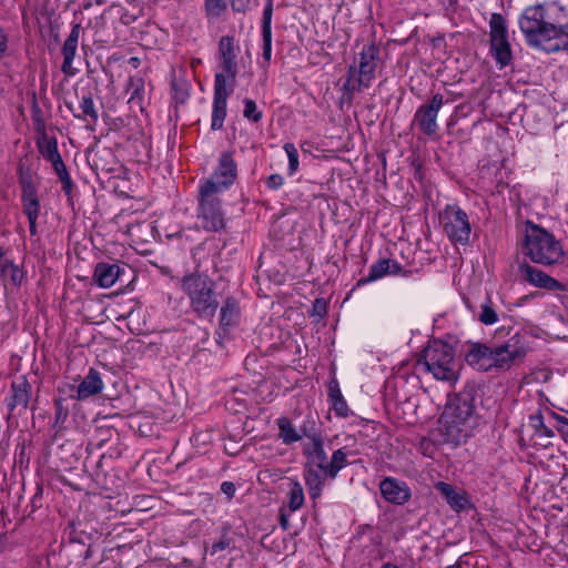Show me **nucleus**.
<instances>
[{
    "instance_id": "obj_1",
    "label": "nucleus",
    "mask_w": 568,
    "mask_h": 568,
    "mask_svg": "<svg viewBox=\"0 0 568 568\" xmlns=\"http://www.w3.org/2000/svg\"><path fill=\"white\" fill-rule=\"evenodd\" d=\"M519 28L529 45L549 52L568 50V19L562 7L556 3L527 7Z\"/></svg>"
},
{
    "instance_id": "obj_2",
    "label": "nucleus",
    "mask_w": 568,
    "mask_h": 568,
    "mask_svg": "<svg viewBox=\"0 0 568 568\" xmlns=\"http://www.w3.org/2000/svg\"><path fill=\"white\" fill-rule=\"evenodd\" d=\"M475 399L474 387H466L448 399L439 419V430L446 443L458 445L470 435L475 419Z\"/></svg>"
},
{
    "instance_id": "obj_3",
    "label": "nucleus",
    "mask_w": 568,
    "mask_h": 568,
    "mask_svg": "<svg viewBox=\"0 0 568 568\" xmlns=\"http://www.w3.org/2000/svg\"><path fill=\"white\" fill-rule=\"evenodd\" d=\"M381 63L378 47L373 43L363 45L358 57L348 67L347 79L343 84V91L348 99H352L355 92L372 85Z\"/></svg>"
},
{
    "instance_id": "obj_4",
    "label": "nucleus",
    "mask_w": 568,
    "mask_h": 568,
    "mask_svg": "<svg viewBox=\"0 0 568 568\" xmlns=\"http://www.w3.org/2000/svg\"><path fill=\"white\" fill-rule=\"evenodd\" d=\"M417 366L432 373L438 381L454 383L458 379L459 365L453 348L442 341H434L424 348Z\"/></svg>"
},
{
    "instance_id": "obj_5",
    "label": "nucleus",
    "mask_w": 568,
    "mask_h": 568,
    "mask_svg": "<svg viewBox=\"0 0 568 568\" xmlns=\"http://www.w3.org/2000/svg\"><path fill=\"white\" fill-rule=\"evenodd\" d=\"M181 288L190 298L193 311L203 317H212L219 307L214 293L213 280L199 272L185 275L181 281Z\"/></svg>"
},
{
    "instance_id": "obj_6",
    "label": "nucleus",
    "mask_w": 568,
    "mask_h": 568,
    "mask_svg": "<svg viewBox=\"0 0 568 568\" xmlns=\"http://www.w3.org/2000/svg\"><path fill=\"white\" fill-rule=\"evenodd\" d=\"M525 254L542 265L558 263L564 257V250L558 240L545 229L531 225L525 236Z\"/></svg>"
},
{
    "instance_id": "obj_7",
    "label": "nucleus",
    "mask_w": 568,
    "mask_h": 568,
    "mask_svg": "<svg viewBox=\"0 0 568 568\" xmlns=\"http://www.w3.org/2000/svg\"><path fill=\"white\" fill-rule=\"evenodd\" d=\"M439 223L453 244L466 245L469 242L471 233L469 217L458 205H446L439 213Z\"/></svg>"
},
{
    "instance_id": "obj_8",
    "label": "nucleus",
    "mask_w": 568,
    "mask_h": 568,
    "mask_svg": "<svg viewBox=\"0 0 568 568\" xmlns=\"http://www.w3.org/2000/svg\"><path fill=\"white\" fill-rule=\"evenodd\" d=\"M197 219L205 231L217 232L224 227V214L219 193L199 187Z\"/></svg>"
},
{
    "instance_id": "obj_9",
    "label": "nucleus",
    "mask_w": 568,
    "mask_h": 568,
    "mask_svg": "<svg viewBox=\"0 0 568 568\" xmlns=\"http://www.w3.org/2000/svg\"><path fill=\"white\" fill-rule=\"evenodd\" d=\"M514 338L501 345L489 347L486 363V372L506 371L515 364L521 362L527 354V349L519 341L513 342Z\"/></svg>"
},
{
    "instance_id": "obj_10",
    "label": "nucleus",
    "mask_w": 568,
    "mask_h": 568,
    "mask_svg": "<svg viewBox=\"0 0 568 568\" xmlns=\"http://www.w3.org/2000/svg\"><path fill=\"white\" fill-rule=\"evenodd\" d=\"M237 165L233 152L224 151L219 156V163L212 175L201 182L200 187L210 189L213 193L222 194L236 180Z\"/></svg>"
},
{
    "instance_id": "obj_11",
    "label": "nucleus",
    "mask_w": 568,
    "mask_h": 568,
    "mask_svg": "<svg viewBox=\"0 0 568 568\" xmlns=\"http://www.w3.org/2000/svg\"><path fill=\"white\" fill-rule=\"evenodd\" d=\"M490 52L496 62L504 68L511 61L513 54L508 41L506 20L499 13H493L489 21Z\"/></svg>"
},
{
    "instance_id": "obj_12",
    "label": "nucleus",
    "mask_w": 568,
    "mask_h": 568,
    "mask_svg": "<svg viewBox=\"0 0 568 568\" xmlns=\"http://www.w3.org/2000/svg\"><path fill=\"white\" fill-rule=\"evenodd\" d=\"M444 105V97L436 93L428 103L422 104L414 114L413 123L427 136H433L438 131L437 115Z\"/></svg>"
},
{
    "instance_id": "obj_13",
    "label": "nucleus",
    "mask_w": 568,
    "mask_h": 568,
    "mask_svg": "<svg viewBox=\"0 0 568 568\" xmlns=\"http://www.w3.org/2000/svg\"><path fill=\"white\" fill-rule=\"evenodd\" d=\"M232 91L233 88H229L225 74L216 73L214 77V95L211 121V129L213 131H217L223 128L226 118L227 98Z\"/></svg>"
},
{
    "instance_id": "obj_14",
    "label": "nucleus",
    "mask_w": 568,
    "mask_h": 568,
    "mask_svg": "<svg viewBox=\"0 0 568 568\" xmlns=\"http://www.w3.org/2000/svg\"><path fill=\"white\" fill-rule=\"evenodd\" d=\"M131 271L124 263L99 262L93 271V282L102 288H109Z\"/></svg>"
},
{
    "instance_id": "obj_15",
    "label": "nucleus",
    "mask_w": 568,
    "mask_h": 568,
    "mask_svg": "<svg viewBox=\"0 0 568 568\" xmlns=\"http://www.w3.org/2000/svg\"><path fill=\"white\" fill-rule=\"evenodd\" d=\"M310 438V443L304 445L303 453L306 456L307 463L306 468H313L317 471L323 473L327 476V465L329 460L327 454L324 450V443L320 435H306Z\"/></svg>"
},
{
    "instance_id": "obj_16",
    "label": "nucleus",
    "mask_w": 568,
    "mask_h": 568,
    "mask_svg": "<svg viewBox=\"0 0 568 568\" xmlns=\"http://www.w3.org/2000/svg\"><path fill=\"white\" fill-rule=\"evenodd\" d=\"M236 49L234 44V38L231 36H224L219 41L217 58L222 72L225 74V79L235 81L237 74V62H236Z\"/></svg>"
},
{
    "instance_id": "obj_17",
    "label": "nucleus",
    "mask_w": 568,
    "mask_h": 568,
    "mask_svg": "<svg viewBox=\"0 0 568 568\" xmlns=\"http://www.w3.org/2000/svg\"><path fill=\"white\" fill-rule=\"evenodd\" d=\"M379 490L383 498L394 505H404L412 497L408 485L393 477L384 478L379 484Z\"/></svg>"
},
{
    "instance_id": "obj_18",
    "label": "nucleus",
    "mask_w": 568,
    "mask_h": 568,
    "mask_svg": "<svg viewBox=\"0 0 568 568\" xmlns=\"http://www.w3.org/2000/svg\"><path fill=\"white\" fill-rule=\"evenodd\" d=\"M518 274L525 282L549 291L561 288V284L536 266L523 263L518 267Z\"/></svg>"
},
{
    "instance_id": "obj_19",
    "label": "nucleus",
    "mask_w": 568,
    "mask_h": 568,
    "mask_svg": "<svg viewBox=\"0 0 568 568\" xmlns=\"http://www.w3.org/2000/svg\"><path fill=\"white\" fill-rule=\"evenodd\" d=\"M81 29L82 28L80 23L73 24L71 32L62 47L63 62L61 65V71L68 77H73L78 72V70L73 68L72 63L77 53Z\"/></svg>"
},
{
    "instance_id": "obj_20",
    "label": "nucleus",
    "mask_w": 568,
    "mask_h": 568,
    "mask_svg": "<svg viewBox=\"0 0 568 568\" xmlns=\"http://www.w3.org/2000/svg\"><path fill=\"white\" fill-rule=\"evenodd\" d=\"M398 274L407 275L408 272H404L403 266L395 260L379 258L371 265L367 277L362 278L358 284L371 283L386 275Z\"/></svg>"
},
{
    "instance_id": "obj_21",
    "label": "nucleus",
    "mask_w": 568,
    "mask_h": 568,
    "mask_svg": "<svg viewBox=\"0 0 568 568\" xmlns=\"http://www.w3.org/2000/svg\"><path fill=\"white\" fill-rule=\"evenodd\" d=\"M22 194L21 201L23 213L28 219H38L40 213V201L38 197L37 187L31 178H21Z\"/></svg>"
},
{
    "instance_id": "obj_22",
    "label": "nucleus",
    "mask_w": 568,
    "mask_h": 568,
    "mask_svg": "<svg viewBox=\"0 0 568 568\" xmlns=\"http://www.w3.org/2000/svg\"><path fill=\"white\" fill-rule=\"evenodd\" d=\"M0 277L6 287L10 285L12 290H19L27 282V272L12 260H4L1 263Z\"/></svg>"
},
{
    "instance_id": "obj_23",
    "label": "nucleus",
    "mask_w": 568,
    "mask_h": 568,
    "mask_svg": "<svg viewBox=\"0 0 568 568\" xmlns=\"http://www.w3.org/2000/svg\"><path fill=\"white\" fill-rule=\"evenodd\" d=\"M31 395V385L24 376H20L11 384V398L8 404L10 410L20 407L22 410L28 408Z\"/></svg>"
},
{
    "instance_id": "obj_24",
    "label": "nucleus",
    "mask_w": 568,
    "mask_h": 568,
    "mask_svg": "<svg viewBox=\"0 0 568 568\" xmlns=\"http://www.w3.org/2000/svg\"><path fill=\"white\" fill-rule=\"evenodd\" d=\"M103 389V382L100 373L94 368H90L88 375L79 384L77 388V398L79 400L87 399L93 395L101 393Z\"/></svg>"
},
{
    "instance_id": "obj_25",
    "label": "nucleus",
    "mask_w": 568,
    "mask_h": 568,
    "mask_svg": "<svg viewBox=\"0 0 568 568\" xmlns=\"http://www.w3.org/2000/svg\"><path fill=\"white\" fill-rule=\"evenodd\" d=\"M38 148L43 159L52 164L53 170L59 169L64 164L59 153L55 138H50L43 133L42 136L38 140Z\"/></svg>"
},
{
    "instance_id": "obj_26",
    "label": "nucleus",
    "mask_w": 568,
    "mask_h": 568,
    "mask_svg": "<svg viewBox=\"0 0 568 568\" xmlns=\"http://www.w3.org/2000/svg\"><path fill=\"white\" fill-rule=\"evenodd\" d=\"M327 392L331 408L335 412V414L339 417H348L351 415V410L341 392L338 381L335 377L329 379L327 384Z\"/></svg>"
},
{
    "instance_id": "obj_27",
    "label": "nucleus",
    "mask_w": 568,
    "mask_h": 568,
    "mask_svg": "<svg viewBox=\"0 0 568 568\" xmlns=\"http://www.w3.org/2000/svg\"><path fill=\"white\" fill-rule=\"evenodd\" d=\"M272 16L273 1L268 0L263 10L262 38H263V59L270 62L272 57Z\"/></svg>"
},
{
    "instance_id": "obj_28",
    "label": "nucleus",
    "mask_w": 568,
    "mask_h": 568,
    "mask_svg": "<svg viewBox=\"0 0 568 568\" xmlns=\"http://www.w3.org/2000/svg\"><path fill=\"white\" fill-rule=\"evenodd\" d=\"M489 346L480 343L471 344L465 353V361L468 365L479 372H486V363H488Z\"/></svg>"
},
{
    "instance_id": "obj_29",
    "label": "nucleus",
    "mask_w": 568,
    "mask_h": 568,
    "mask_svg": "<svg viewBox=\"0 0 568 568\" xmlns=\"http://www.w3.org/2000/svg\"><path fill=\"white\" fill-rule=\"evenodd\" d=\"M327 476H324L323 473L317 471L313 468H305V484L310 494V497L315 500L317 499L323 491L324 485H325V478Z\"/></svg>"
},
{
    "instance_id": "obj_30",
    "label": "nucleus",
    "mask_w": 568,
    "mask_h": 568,
    "mask_svg": "<svg viewBox=\"0 0 568 568\" xmlns=\"http://www.w3.org/2000/svg\"><path fill=\"white\" fill-rule=\"evenodd\" d=\"M437 490L446 498V501L455 510H462L467 504V499L460 495L450 484L439 481L436 485Z\"/></svg>"
},
{
    "instance_id": "obj_31",
    "label": "nucleus",
    "mask_w": 568,
    "mask_h": 568,
    "mask_svg": "<svg viewBox=\"0 0 568 568\" xmlns=\"http://www.w3.org/2000/svg\"><path fill=\"white\" fill-rule=\"evenodd\" d=\"M277 426L280 430L278 438H281L285 445H291L302 438L287 417L278 418Z\"/></svg>"
},
{
    "instance_id": "obj_32",
    "label": "nucleus",
    "mask_w": 568,
    "mask_h": 568,
    "mask_svg": "<svg viewBox=\"0 0 568 568\" xmlns=\"http://www.w3.org/2000/svg\"><path fill=\"white\" fill-rule=\"evenodd\" d=\"M287 498L291 513L298 510L303 506L304 491L302 485L297 480H290Z\"/></svg>"
},
{
    "instance_id": "obj_33",
    "label": "nucleus",
    "mask_w": 568,
    "mask_h": 568,
    "mask_svg": "<svg viewBox=\"0 0 568 568\" xmlns=\"http://www.w3.org/2000/svg\"><path fill=\"white\" fill-rule=\"evenodd\" d=\"M529 426L534 428L532 437H555L554 430L545 424L539 410L529 416Z\"/></svg>"
},
{
    "instance_id": "obj_34",
    "label": "nucleus",
    "mask_w": 568,
    "mask_h": 568,
    "mask_svg": "<svg viewBox=\"0 0 568 568\" xmlns=\"http://www.w3.org/2000/svg\"><path fill=\"white\" fill-rule=\"evenodd\" d=\"M347 455L343 448L335 450L331 457L329 465H327V477L331 479L336 478L338 471L347 465Z\"/></svg>"
},
{
    "instance_id": "obj_35",
    "label": "nucleus",
    "mask_w": 568,
    "mask_h": 568,
    "mask_svg": "<svg viewBox=\"0 0 568 568\" xmlns=\"http://www.w3.org/2000/svg\"><path fill=\"white\" fill-rule=\"evenodd\" d=\"M239 316H241L239 301L233 296L225 297L220 310V320H232Z\"/></svg>"
},
{
    "instance_id": "obj_36",
    "label": "nucleus",
    "mask_w": 568,
    "mask_h": 568,
    "mask_svg": "<svg viewBox=\"0 0 568 568\" xmlns=\"http://www.w3.org/2000/svg\"><path fill=\"white\" fill-rule=\"evenodd\" d=\"M79 106H80L82 113L75 115V118L81 119V120L90 119L92 122L98 121L99 114L95 109V105H94L91 94L83 95L80 100Z\"/></svg>"
},
{
    "instance_id": "obj_37",
    "label": "nucleus",
    "mask_w": 568,
    "mask_h": 568,
    "mask_svg": "<svg viewBox=\"0 0 568 568\" xmlns=\"http://www.w3.org/2000/svg\"><path fill=\"white\" fill-rule=\"evenodd\" d=\"M203 8L209 20H216L226 11L227 4L225 0H204Z\"/></svg>"
},
{
    "instance_id": "obj_38",
    "label": "nucleus",
    "mask_w": 568,
    "mask_h": 568,
    "mask_svg": "<svg viewBox=\"0 0 568 568\" xmlns=\"http://www.w3.org/2000/svg\"><path fill=\"white\" fill-rule=\"evenodd\" d=\"M284 151L288 158V173L293 175L298 169V152L293 143H285Z\"/></svg>"
},
{
    "instance_id": "obj_39",
    "label": "nucleus",
    "mask_w": 568,
    "mask_h": 568,
    "mask_svg": "<svg viewBox=\"0 0 568 568\" xmlns=\"http://www.w3.org/2000/svg\"><path fill=\"white\" fill-rule=\"evenodd\" d=\"M243 115L254 123H257L262 119V112L257 110L256 103L251 99L244 100Z\"/></svg>"
},
{
    "instance_id": "obj_40",
    "label": "nucleus",
    "mask_w": 568,
    "mask_h": 568,
    "mask_svg": "<svg viewBox=\"0 0 568 568\" xmlns=\"http://www.w3.org/2000/svg\"><path fill=\"white\" fill-rule=\"evenodd\" d=\"M54 172L57 173V175L62 184V190L64 191V193L67 195H70L72 192V189H73V182H72V179L67 170L65 164H63L59 169H55Z\"/></svg>"
},
{
    "instance_id": "obj_41",
    "label": "nucleus",
    "mask_w": 568,
    "mask_h": 568,
    "mask_svg": "<svg viewBox=\"0 0 568 568\" xmlns=\"http://www.w3.org/2000/svg\"><path fill=\"white\" fill-rule=\"evenodd\" d=\"M327 313V301L323 297L316 298L312 307L307 310V314L310 317H320L323 318Z\"/></svg>"
},
{
    "instance_id": "obj_42",
    "label": "nucleus",
    "mask_w": 568,
    "mask_h": 568,
    "mask_svg": "<svg viewBox=\"0 0 568 568\" xmlns=\"http://www.w3.org/2000/svg\"><path fill=\"white\" fill-rule=\"evenodd\" d=\"M550 417L556 422V429L562 437V439L568 443V418L561 416L555 412H549Z\"/></svg>"
},
{
    "instance_id": "obj_43",
    "label": "nucleus",
    "mask_w": 568,
    "mask_h": 568,
    "mask_svg": "<svg viewBox=\"0 0 568 568\" xmlns=\"http://www.w3.org/2000/svg\"><path fill=\"white\" fill-rule=\"evenodd\" d=\"M129 89H132L131 98L130 100L133 101L134 99H141V93L143 92L144 84L142 79H130L129 82Z\"/></svg>"
},
{
    "instance_id": "obj_44",
    "label": "nucleus",
    "mask_w": 568,
    "mask_h": 568,
    "mask_svg": "<svg viewBox=\"0 0 568 568\" xmlns=\"http://www.w3.org/2000/svg\"><path fill=\"white\" fill-rule=\"evenodd\" d=\"M265 184L270 190H278L284 184V178L281 174H272L266 179Z\"/></svg>"
},
{
    "instance_id": "obj_45",
    "label": "nucleus",
    "mask_w": 568,
    "mask_h": 568,
    "mask_svg": "<svg viewBox=\"0 0 568 568\" xmlns=\"http://www.w3.org/2000/svg\"><path fill=\"white\" fill-rule=\"evenodd\" d=\"M234 322H221L219 329L216 331V342L222 344L223 339L229 335L230 329Z\"/></svg>"
},
{
    "instance_id": "obj_46",
    "label": "nucleus",
    "mask_w": 568,
    "mask_h": 568,
    "mask_svg": "<svg viewBox=\"0 0 568 568\" xmlns=\"http://www.w3.org/2000/svg\"><path fill=\"white\" fill-rule=\"evenodd\" d=\"M230 547V539L226 535H223L219 541L214 542L211 547V555L214 556L219 551L225 550Z\"/></svg>"
},
{
    "instance_id": "obj_47",
    "label": "nucleus",
    "mask_w": 568,
    "mask_h": 568,
    "mask_svg": "<svg viewBox=\"0 0 568 568\" xmlns=\"http://www.w3.org/2000/svg\"><path fill=\"white\" fill-rule=\"evenodd\" d=\"M478 320H497V313L491 308L489 304L485 303L481 306V313Z\"/></svg>"
},
{
    "instance_id": "obj_48",
    "label": "nucleus",
    "mask_w": 568,
    "mask_h": 568,
    "mask_svg": "<svg viewBox=\"0 0 568 568\" xmlns=\"http://www.w3.org/2000/svg\"><path fill=\"white\" fill-rule=\"evenodd\" d=\"M221 490H222V493H223V494H225V495H226V497H227L229 499H231V498H233V497H234V494H235L236 488H235V485H234L233 483H231V481H224V483H222V485H221Z\"/></svg>"
},
{
    "instance_id": "obj_49",
    "label": "nucleus",
    "mask_w": 568,
    "mask_h": 568,
    "mask_svg": "<svg viewBox=\"0 0 568 568\" xmlns=\"http://www.w3.org/2000/svg\"><path fill=\"white\" fill-rule=\"evenodd\" d=\"M124 324V326L133 334H140L141 332V328H140V325H141V322L140 321H136V322H122Z\"/></svg>"
},
{
    "instance_id": "obj_50",
    "label": "nucleus",
    "mask_w": 568,
    "mask_h": 568,
    "mask_svg": "<svg viewBox=\"0 0 568 568\" xmlns=\"http://www.w3.org/2000/svg\"><path fill=\"white\" fill-rule=\"evenodd\" d=\"M250 0H233L232 7L236 11H245L248 8Z\"/></svg>"
},
{
    "instance_id": "obj_51",
    "label": "nucleus",
    "mask_w": 568,
    "mask_h": 568,
    "mask_svg": "<svg viewBox=\"0 0 568 568\" xmlns=\"http://www.w3.org/2000/svg\"><path fill=\"white\" fill-rule=\"evenodd\" d=\"M280 524L284 529H287L290 526L288 515L285 513L284 508L280 509Z\"/></svg>"
},
{
    "instance_id": "obj_52",
    "label": "nucleus",
    "mask_w": 568,
    "mask_h": 568,
    "mask_svg": "<svg viewBox=\"0 0 568 568\" xmlns=\"http://www.w3.org/2000/svg\"><path fill=\"white\" fill-rule=\"evenodd\" d=\"M535 439V444L540 445L542 447H548L551 445L552 437H532Z\"/></svg>"
},
{
    "instance_id": "obj_53",
    "label": "nucleus",
    "mask_w": 568,
    "mask_h": 568,
    "mask_svg": "<svg viewBox=\"0 0 568 568\" xmlns=\"http://www.w3.org/2000/svg\"><path fill=\"white\" fill-rule=\"evenodd\" d=\"M6 49H7V38L3 33V31L0 29V58L2 57Z\"/></svg>"
},
{
    "instance_id": "obj_54",
    "label": "nucleus",
    "mask_w": 568,
    "mask_h": 568,
    "mask_svg": "<svg viewBox=\"0 0 568 568\" xmlns=\"http://www.w3.org/2000/svg\"><path fill=\"white\" fill-rule=\"evenodd\" d=\"M37 220L38 219H28L31 235L37 234Z\"/></svg>"
},
{
    "instance_id": "obj_55",
    "label": "nucleus",
    "mask_w": 568,
    "mask_h": 568,
    "mask_svg": "<svg viewBox=\"0 0 568 568\" xmlns=\"http://www.w3.org/2000/svg\"><path fill=\"white\" fill-rule=\"evenodd\" d=\"M446 568H463V567H462V562H460V560H458V561H457V562H455L454 565H450V566H448V567H446Z\"/></svg>"
},
{
    "instance_id": "obj_56",
    "label": "nucleus",
    "mask_w": 568,
    "mask_h": 568,
    "mask_svg": "<svg viewBox=\"0 0 568 568\" xmlns=\"http://www.w3.org/2000/svg\"><path fill=\"white\" fill-rule=\"evenodd\" d=\"M130 62H131L134 67H138V65H139L140 60H139L138 58H135V57H134V58H131V59H130Z\"/></svg>"
},
{
    "instance_id": "obj_57",
    "label": "nucleus",
    "mask_w": 568,
    "mask_h": 568,
    "mask_svg": "<svg viewBox=\"0 0 568 568\" xmlns=\"http://www.w3.org/2000/svg\"><path fill=\"white\" fill-rule=\"evenodd\" d=\"M6 255V251L0 246V264L3 263V257Z\"/></svg>"
},
{
    "instance_id": "obj_58",
    "label": "nucleus",
    "mask_w": 568,
    "mask_h": 568,
    "mask_svg": "<svg viewBox=\"0 0 568 568\" xmlns=\"http://www.w3.org/2000/svg\"><path fill=\"white\" fill-rule=\"evenodd\" d=\"M382 568H398V567L395 566V565L385 564V565L382 566Z\"/></svg>"
},
{
    "instance_id": "obj_59",
    "label": "nucleus",
    "mask_w": 568,
    "mask_h": 568,
    "mask_svg": "<svg viewBox=\"0 0 568 568\" xmlns=\"http://www.w3.org/2000/svg\"><path fill=\"white\" fill-rule=\"evenodd\" d=\"M265 328H267V329H272V328H273V326L268 323V324H266V325H265Z\"/></svg>"
},
{
    "instance_id": "obj_60",
    "label": "nucleus",
    "mask_w": 568,
    "mask_h": 568,
    "mask_svg": "<svg viewBox=\"0 0 568 568\" xmlns=\"http://www.w3.org/2000/svg\"><path fill=\"white\" fill-rule=\"evenodd\" d=\"M116 320H124V316H122V315H121V316H118V318H116Z\"/></svg>"
}]
</instances>
